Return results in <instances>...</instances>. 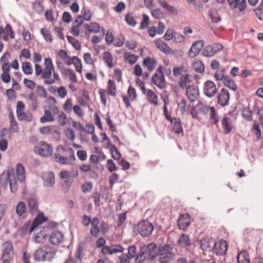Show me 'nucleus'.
<instances>
[{"instance_id":"nucleus-1","label":"nucleus","mask_w":263,"mask_h":263,"mask_svg":"<svg viewBox=\"0 0 263 263\" xmlns=\"http://www.w3.org/2000/svg\"><path fill=\"white\" fill-rule=\"evenodd\" d=\"M45 71L42 76L45 84L51 85L60 80L58 73L54 71V67L50 58H46L44 61Z\"/></svg>"},{"instance_id":"nucleus-2","label":"nucleus","mask_w":263,"mask_h":263,"mask_svg":"<svg viewBox=\"0 0 263 263\" xmlns=\"http://www.w3.org/2000/svg\"><path fill=\"white\" fill-rule=\"evenodd\" d=\"M56 251L49 246H44L37 249L34 253V259L39 261H51L54 257Z\"/></svg>"},{"instance_id":"nucleus-3","label":"nucleus","mask_w":263,"mask_h":263,"mask_svg":"<svg viewBox=\"0 0 263 263\" xmlns=\"http://www.w3.org/2000/svg\"><path fill=\"white\" fill-rule=\"evenodd\" d=\"M165 67L160 66L152 77L153 83L159 88L163 89L166 87V81L163 72Z\"/></svg>"},{"instance_id":"nucleus-4","label":"nucleus","mask_w":263,"mask_h":263,"mask_svg":"<svg viewBox=\"0 0 263 263\" xmlns=\"http://www.w3.org/2000/svg\"><path fill=\"white\" fill-rule=\"evenodd\" d=\"M137 230L138 233L142 237H148L152 234L154 226L147 220H142L137 224Z\"/></svg>"},{"instance_id":"nucleus-5","label":"nucleus","mask_w":263,"mask_h":263,"mask_svg":"<svg viewBox=\"0 0 263 263\" xmlns=\"http://www.w3.org/2000/svg\"><path fill=\"white\" fill-rule=\"evenodd\" d=\"M34 151L37 155L44 157L50 156L53 152L51 146L44 141H40L34 147Z\"/></svg>"},{"instance_id":"nucleus-6","label":"nucleus","mask_w":263,"mask_h":263,"mask_svg":"<svg viewBox=\"0 0 263 263\" xmlns=\"http://www.w3.org/2000/svg\"><path fill=\"white\" fill-rule=\"evenodd\" d=\"M64 150L69 154V157H64L59 154H55L54 159L56 162L62 164H67L69 163L70 161H73L75 160L74 153L71 148H68Z\"/></svg>"},{"instance_id":"nucleus-7","label":"nucleus","mask_w":263,"mask_h":263,"mask_svg":"<svg viewBox=\"0 0 263 263\" xmlns=\"http://www.w3.org/2000/svg\"><path fill=\"white\" fill-rule=\"evenodd\" d=\"M150 260H153L159 254L158 247L155 243H151L142 248Z\"/></svg>"},{"instance_id":"nucleus-8","label":"nucleus","mask_w":263,"mask_h":263,"mask_svg":"<svg viewBox=\"0 0 263 263\" xmlns=\"http://www.w3.org/2000/svg\"><path fill=\"white\" fill-rule=\"evenodd\" d=\"M228 249L227 242L224 240H220L217 242H214L213 250L215 254L220 256L226 254Z\"/></svg>"},{"instance_id":"nucleus-9","label":"nucleus","mask_w":263,"mask_h":263,"mask_svg":"<svg viewBox=\"0 0 263 263\" xmlns=\"http://www.w3.org/2000/svg\"><path fill=\"white\" fill-rule=\"evenodd\" d=\"M230 99V95L228 90L222 88L217 96V102L222 107L228 105Z\"/></svg>"},{"instance_id":"nucleus-10","label":"nucleus","mask_w":263,"mask_h":263,"mask_svg":"<svg viewBox=\"0 0 263 263\" xmlns=\"http://www.w3.org/2000/svg\"><path fill=\"white\" fill-rule=\"evenodd\" d=\"M217 92V89L215 84L212 81H207L204 84L203 92L208 97H213Z\"/></svg>"},{"instance_id":"nucleus-11","label":"nucleus","mask_w":263,"mask_h":263,"mask_svg":"<svg viewBox=\"0 0 263 263\" xmlns=\"http://www.w3.org/2000/svg\"><path fill=\"white\" fill-rule=\"evenodd\" d=\"M8 35H9L11 39H14L15 37V33L11 26L7 24L5 28L0 26V38L3 39L5 41H7L9 40Z\"/></svg>"},{"instance_id":"nucleus-12","label":"nucleus","mask_w":263,"mask_h":263,"mask_svg":"<svg viewBox=\"0 0 263 263\" xmlns=\"http://www.w3.org/2000/svg\"><path fill=\"white\" fill-rule=\"evenodd\" d=\"M204 43L202 41H197L194 43L189 51V55L191 58H194L196 57L203 48Z\"/></svg>"},{"instance_id":"nucleus-13","label":"nucleus","mask_w":263,"mask_h":263,"mask_svg":"<svg viewBox=\"0 0 263 263\" xmlns=\"http://www.w3.org/2000/svg\"><path fill=\"white\" fill-rule=\"evenodd\" d=\"M102 252L104 254H112L120 252H123L124 248L118 245L105 246L102 248Z\"/></svg>"},{"instance_id":"nucleus-14","label":"nucleus","mask_w":263,"mask_h":263,"mask_svg":"<svg viewBox=\"0 0 263 263\" xmlns=\"http://www.w3.org/2000/svg\"><path fill=\"white\" fill-rule=\"evenodd\" d=\"M191 217L188 214L181 215L177 221L179 228L181 230H185L190 224Z\"/></svg>"},{"instance_id":"nucleus-15","label":"nucleus","mask_w":263,"mask_h":263,"mask_svg":"<svg viewBox=\"0 0 263 263\" xmlns=\"http://www.w3.org/2000/svg\"><path fill=\"white\" fill-rule=\"evenodd\" d=\"M186 95L191 102L195 101L199 97L198 88L195 85H190L186 88Z\"/></svg>"},{"instance_id":"nucleus-16","label":"nucleus","mask_w":263,"mask_h":263,"mask_svg":"<svg viewBox=\"0 0 263 263\" xmlns=\"http://www.w3.org/2000/svg\"><path fill=\"white\" fill-rule=\"evenodd\" d=\"M37 224H35V221L33 223L30 221L25 222L20 230V233L21 236L26 235L28 233L30 234L36 228Z\"/></svg>"},{"instance_id":"nucleus-17","label":"nucleus","mask_w":263,"mask_h":263,"mask_svg":"<svg viewBox=\"0 0 263 263\" xmlns=\"http://www.w3.org/2000/svg\"><path fill=\"white\" fill-rule=\"evenodd\" d=\"M50 109L54 114H58V121L61 126H64L67 124V116L63 111H59L58 107L55 105L50 107Z\"/></svg>"},{"instance_id":"nucleus-18","label":"nucleus","mask_w":263,"mask_h":263,"mask_svg":"<svg viewBox=\"0 0 263 263\" xmlns=\"http://www.w3.org/2000/svg\"><path fill=\"white\" fill-rule=\"evenodd\" d=\"M44 185L47 187H52L55 183V178L53 172H47L43 174Z\"/></svg>"},{"instance_id":"nucleus-19","label":"nucleus","mask_w":263,"mask_h":263,"mask_svg":"<svg viewBox=\"0 0 263 263\" xmlns=\"http://www.w3.org/2000/svg\"><path fill=\"white\" fill-rule=\"evenodd\" d=\"M230 7L232 9L238 8L240 12L245 10L247 7L246 0H228Z\"/></svg>"},{"instance_id":"nucleus-20","label":"nucleus","mask_w":263,"mask_h":263,"mask_svg":"<svg viewBox=\"0 0 263 263\" xmlns=\"http://www.w3.org/2000/svg\"><path fill=\"white\" fill-rule=\"evenodd\" d=\"M63 240L64 235L59 231L53 232L49 237L50 242L54 245L60 244Z\"/></svg>"},{"instance_id":"nucleus-21","label":"nucleus","mask_w":263,"mask_h":263,"mask_svg":"<svg viewBox=\"0 0 263 263\" xmlns=\"http://www.w3.org/2000/svg\"><path fill=\"white\" fill-rule=\"evenodd\" d=\"M156 46L159 49V50L166 54H170L173 53L172 49L168 46V45L163 42L160 39H157L154 41Z\"/></svg>"},{"instance_id":"nucleus-22","label":"nucleus","mask_w":263,"mask_h":263,"mask_svg":"<svg viewBox=\"0 0 263 263\" xmlns=\"http://www.w3.org/2000/svg\"><path fill=\"white\" fill-rule=\"evenodd\" d=\"M29 212L32 214H36L38 212V202L35 197H32L27 200Z\"/></svg>"},{"instance_id":"nucleus-23","label":"nucleus","mask_w":263,"mask_h":263,"mask_svg":"<svg viewBox=\"0 0 263 263\" xmlns=\"http://www.w3.org/2000/svg\"><path fill=\"white\" fill-rule=\"evenodd\" d=\"M214 242L211 238H204L200 241V247L203 250L210 251L213 249Z\"/></svg>"},{"instance_id":"nucleus-24","label":"nucleus","mask_w":263,"mask_h":263,"mask_svg":"<svg viewBox=\"0 0 263 263\" xmlns=\"http://www.w3.org/2000/svg\"><path fill=\"white\" fill-rule=\"evenodd\" d=\"M221 124L225 135L229 134L232 130V120L230 118L224 117L221 120Z\"/></svg>"},{"instance_id":"nucleus-25","label":"nucleus","mask_w":263,"mask_h":263,"mask_svg":"<svg viewBox=\"0 0 263 263\" xmlns=\"http://www.w3.org/2000/svg\"><path fill=\"white\" fill-rule=\"evenodd\" d=\"M157 64V61L153 58L146 57L143 61V66L147 67L148 70L150 71H153Z\"/></svg>"},{"instance_id":"nucleus-26","label":"nucleus","mask_w":263,"mask_h":263,"mask_svg":"<svg viewBox=\"0 0 263 263\" xmlns=\"http://www.w3.org/2000/svg\"><path fill=\"white\" fill-rule=\"evenodd\" d=\"M83 23L81 17H78L73 23V26L71 29V33L76 36H78L80 34L79 27Z\"/></svg>"},{"instance_id":"nucleus-27","label":"nucleus","mask_w":263,"mask_h":263,"mask_svg":"<svg viewBox=\"0 0 263 263\" xmlns=\"http://www.w3.org/2000/svg\"><path fill=\"white\" fill-rule=\"evenodd\" d=\"M143 93L146 95L147 100L150 103L155 106L158 105V97L153 90L147 89Z\"/></svg>"},{"instance_id":"nucleus-28","label":"nucleus","mask_w":263,"mask_h":263,"mask_svg":"<svg viewBox=\"0 0 263 263\" xmlns=\"http://www.w3.org/2000/svg\"><path fill=\"white\" fill-rule=\"evenodd\" d=\"M99 222V220L97 218H93L91 221L92 228L90 230V233L93 237L98 236V233L100 232Z\"/></svg>"},{"instance_id":"nucleus-29","label":"nucleus","mask_w":263,"mask_h":263,"mask_svg":"<svg viewBox=\"0 0 263 263\" xmlns=\"http://www.w3.org/2000/svg\"><path fill=\"white\" fill-rule=\"evenodd\" d=\"M11 178H13V174L9 173L2 174L0 176V186L6 188L8 183H9V179Z\"/></svg>"},{"instance_id":"nucleus-30","label":"nucleus","mask_w":263,"mask_h":263,"mask_svg":"<svg viewBox=\"0 0 263 263\" xmlns=\"http://www.w3.org/2000/svg\"><path fill=\"white\" fill-rule=\"evenodd\" d=\"M13 251V247L11 242H6L4 245V250L3 252L2 258H9V255Z\"/></svg>"},{"instance_id":"nucleus-31","label":"nucleus","mask_w":263,"mask_h":263,"mask_svg":"<svg viewBox=\"0 0 263 263\" xmlns=\"http://www.w3.org/2000/svg\"><path fill=\"white\" fill-rule=\"evenodd\" d=\"M25 171L23 166L18 163L16 167V174L18 180L22 182L25 179Z\"/></svg>"},{"instance_id":"nucleus-32","label":"nucleus","mask_w":263,"mask_h":263,"mask_svg":"<svg viewBox=\"0 0 263 263\" xmlns=\"http://www.w3.org/2000/svg\"><path fill=\"white\" fill-rule=\"evenodd\" d=\"M158 3L165 9L167 10L172 13L177 15L178 14L177 10L173 6L170 5L165 0H157Z\"/></svg>"},{"instance_id":"nucleus-33","label":"nucleus","mask_w":263,"mask_h":263,"mask_svg":"<svg viewBox=\"0 0 263 263\" xmlns=\"http://www.w3.org/2000/svg\"><path fill=\"white\" fill-rule=\"evenodd\" d=\"M84 28L88 31L89 33H98L100 31V26L96 23H91L90 24H85Z\"/></svg>"},{"instance_id":"nucleus-34","label":"nucleus","mask_w":263,"mask_h":263,"mask_svg":"<svg viewBox=\"0 0 263 263\" xmlns=\"http://www.w3.org/2000/svg\"><path fill=\"white\" fill-rule=\"evenodd\" d=\"M159 262L160 263H169L172 261L175 256V253H169L165 255H159Z\"/></svg>"},{"instance_id":"nucleus-35","label":"nucleus","mask_w":263,"mask_h":263,"mask_svg":"<svg viewBox=\"0 0 263 263\" xmlns=\"http://www.w3.org/2000/svg\"><path fill=\"white\" fill-rule=\"evenodd\" d=\"M237 259L238 263H250V257L246 251H241L238 254Z\"/></svg>"},{"instance_id":"nucleus-36","label":"nucleus","mask_w":263,"mask_h":263,"mask_svg":"<svg viewBox=\"0 0 263 263\" xmlns=\"http://www.w3.org/2000/svg\"><path fill=\"white\" fill-rule=\"evenodd\" d=\"M173 131L177 134L183 132V128L181 125V120L179 118H173Z\"/></svg>"},{"instance_id":"nucleus-37","label":"nucleus","mask_w":263,"mask_h":263,"mask_svg":"<svg viewBox=\"0 0 263 263\" xmlns=\"http://www.w3.org/2000/svg\"><path fill=\"white\" fill-rule=\"evenodd\" d=\"M190 240L187 235L182 234L178 240V243L182 247H186L190 245Z\"/></svg>"},{"instance_id":"nucleus-38","label":"nucleus","mask_w":263,"mask_h":263,"mask_svg":"<svg viewBox=\"0 0 263 263\" xmlns=\"http://www.w3.org/2000/svg\"><path fill=\"white\" fill-rule=\"evenodd\" d=\"M189 77L190 76L189 74H182L181 76L179 82V86L181 88L183 89L187 88V85L191 82Z\"/></svg>"},{"instance_id":"nucleus-39","label":"nucleus","mask_w":263,"mask_h":263,"mask_svg":"<svg viewBox=\"0 0 263 263\" xmlns=\"http://www.w3.org/2000/svg\"><path fill=\"white\" fill-rule=\"evenodd\" d=\"M54 120V118L52 116L51 112L48 110H45L44 116L40 118V121L43 123L52 122Z\"/></svg>"},{"instance_id":"nucleus-40","label":"nucleus","mask_w":263,"mask_h":263,"mask_svg":"<svg viewBox=\"0 0 263 263\" xmlns=\"http://www.w3.org/2000/svg\"><path fill=\"white\" fill-rule=\"evenodd\" d=\"M223 83L224 85L230 89L235 91L237 90V86L234 81L232 80L229 77L226 76L224 78Z\"/></svg>"},{"instance_id":"nucleus-41","label":"nucleus","mask_w":263,"mask_h":263,"mask_svg":"<svg viewBox=\"0 0 263 263\" xmlns=\"http://www.w3.org/2000/svg\"><path fill=\"white\" fill-rule=\"evenodd\" d=\"M27 211V207L25 202H19L16 206V212L18 216H22Z\"/></svg>"},{"instance_id":"nucleus-42","label":"nucleus","mask_w":263,"mask_h":263,"mask_svg":"<svg viewBox=\"0 0 263 263\" xmlns=\"http://www.w3.org/2000/svg\"><path fill=\"white\" fill-rule=\"evenodd\" d=\"M158 250L159 255H165L169 253H174L173 251V247L168 244H165L161 247L158 248Z\"/></svg>"},{"instance_id":"nucleus-43","label":"nucleus","mask_w":263,"mask_h":263,"mask_svg":"<svg viewBox=\"0 0 263 263\" xmlns=\"http://www.w3.org/2000/svg\"><path fill=\"white\" fill-rule=\"evenodd\" d=\"M103 59L104 62L109 68H112L114 66L112 63V58L111 55L107 51H105L103 53Z\"/></svg>"},{"instance_id":"nucleus-44","label":"nucleus","mask_w":263,"mask_h":263,"mask_svg":"<svg viewBox=\"0 0 263 263\" xmlns=\"http://www.w3.org/2000/svg\"><path fill=\"white\" fill-rule=\"evenodd\" d=\"M29 100L30 101V105L33 110H35L38 107L37 98L34 92L29 95Z\"/></svg>"},{"instance_id":"nucleus-45","label":"nucleus","mask_w":263,"mask_h":263,"mask_svg":"<svg viewBox=\"0 0 263 263\" xmlns=\"http://www.w3.org/2000/svg\"><path fill=\"white\" fill-rule=\"evenodd\" d=\"M83 246L79 245L75 252L74 259L77 261H79L80 263H82V258L84 256Z\"/></svg>"},{"instance_id":"nucleus-46","label":"nucleus","mask_w":263,"mask_h":263,"mask_svg":"<svg viewBox=\"0 0 263 263\" xmlns=\"http://www.w3.org/2000/svg\"><path fill=\"white\" fill-rule=\"evenodd\" d=\"M107 91L109 95L112 96H116V87L115 82L109 80L107 83Z\"/></svg>"},{"instance_id":"nucleus-47","label":"nucleus","mask_w":263,"mask_h":263,"mask_svg":"<svg viewBox=\"0 0 263 263\" xmlns=\"http://www.w3.org/2000/svg\"><path fill=\"white\" fill-rule=\"evenodd\" d=\"M209 15L210 16L212 22L217 23L220 21V17L217 11L215 9H211L209 10Z\"/></svg>"},{"instance_id":"nucleus-48","label":"nucleus","mask_w":263,"mask_h":263,"mask_svg":"<svg viewBox=\"0 0 263 263\" xmlns=\"http://www.w3.org/2000/svg\"><path fill=\"white\" fill-rule=\"evenodd\" d=\"M253 112L249 107H246L243 109L241 112L242 116L247 121H251L253 119Z\"/></svg>"},{"instance_id":"nucleus-49","label":"nucleus","mask_w":263,"mask_h":263,"mask_svg":"<svg viewBox=\"0 0 263 263\" xmlns=\"http://www.w3.org/2000/svg\"><path fill=\"white\" fill-rule=\"evenodd\" d=\"M194 70L199 73H203L204 71V66L203 64L200 61L195 62L193 65Z\"/></svg>"},{"instance_id":"nucleus-50","label":"nucleus","mask_w":263,"mask_h":263,"mask_svg":"<svg viewBox=\"0 0 263 263\" xmlns=\"http://www.w3.org/2000/svg\"><path fill=\"white\" fill-rule=\"evenodd\" d=\"M210 118L213 120V123L214 124H217L219 121L218 114L213 106L211 107V110L210 111Z\"/></svg>"},{"instance_id":"nucleus-51","label":"nucleus","mask_w":263,"mask_h":263,"mask_svg":"<svg viewBox=\"0 0 263 263\" xmlns=\"http://www.w3.org/2000/svg\"><path fill=\"white\" fill-rule=\"evenodd\" d=\"M46 240V235L44 232L40 231L38 232L33 238V240L36 243H43Z\"/></svg>"},{"instance_id":"nucleus-52","label":"nucleus","mask_w":263,"mask_h":263,"mask_svg":"<svg viewBox=\"0 0 263 263\" xmlns=\"http://www.w3.org/2000/svg\"><path fill=\"white\" fill-rule=\"evenodd\" d=\"M72 99L68 98L63 104V108L67 113H70L72 109Z\"/></svg>"},{"instance_id":"nucleus-53","label":"nucleus","mask_w":263,"mask_h":263,"mask_svg":"<svg viewBox=\"0 0 263 263\" xmlns=\"http://www.w3.org/2000/svg\"><path fill=\"white\" fill-rule=\"evenodd\" d=\"M17 117L20 121L26 120L27 121H30L32 119V116L30 113L25 112L22 111L18 114H17Z\"/></svg>"},{"instance_id":"nucleus-54","label":"nucleus","mask_w":263,"mask_h":263,"mask_svg":"<svg viewBox=\"0 0 263 263\" xmlns=\"http://www.w3.org/2000/svg\"><path fill=\"white\" fill-rule=\"evenodd\" d=\"M124 58L131 65L135 64L138 60V57L137 55L127 52L124 53Z\"/></svg>"},{"instance_id":"nucleus-55","label":"nucleus","mask_w":263,"mask_h":263,"mask_svg":"<svg viewBox=\"0 0 263 263\" xmlns=\"http://www.w3.org/2000/svg\"><path fill=\"white\" fill-rule=\"evenodd\" d=\"M81 13L82 15H79L78 17H81V19L83 20V21L84 20L87 21H88L90 20L91 14L90 11L89 9L84 8L81 10Z\"/></svg>"},{"instance_id":"nucleus-56","label":"nucleus","mask_w":263,"mask_h":263,"mask_svg":"<svg viewBox=\"0 0 263 263\" xmlns=\"http://www.w3.org/2000/svg\"><path fill=\"white\" fill-rule=\"evenodd\" d=\"M22 70L26 74H31L33 72L31 64L29 62H25L22 63Z\"/></svg>"},{"instance_id":"nucleus-57","label":"nucleus","mask_w":263,"mask_h":263,"mask_svg":"<svg viewBox=\"0 0 263 263\" xmlns=\"http://www.w3.org/2000/svg\"><path fill=\"white\" fill-rule=\"evenodd\" d=\"M201 54L204 57H212L214 55L215 53L212 45L205 47L202 51Z\"/></svg>"},{"instance_id":"nucleus-58","label":"nucleus","mask_w":263,"mask_h":263,"mask_svg":"<svg viewBox=\"0 0 263 263\" xmlns=\"http://www.w3.org/2000/svg\"><path fill=\"white\" fill-rule=\"evenodd\" d=\"M42 34L47 42L51 43L52 41V35L49 30L46 28H42L41 30Z\"/></svg>"},{"instance_id":"nucleus-59","label":"nucleus","mask_w":263,"mask_h":263,"mask_svg":"<svg viewBox=\"0 0 263 263\" xmlns=\"http://www.w3.org/2000/svg\"><path fill=\"white\" fill-rule=\"evenodd\" d=\"M196 107L204 115H207L211 110V107L204 105L201 102H199Z\"/></svg>"},{"instance_id":"nucleus-60","label":"nucleus","mask_w":263,"mask_h":263,"mask_svg":"<svg viewBox=\"0 0 263 263\" xmlns=\"http://www.w3.org/2000/svg\"><path fill=\"white\" fill-rule=\"evenodd\" d=\"M151 13L152 16L156 19H161L164 17L163 12L158 8L153 10Z\"/></svg>"},{"instance_id":"nucleus-61","label":"nucleus","mask_w":263,"mask_h":263,"mask_svg":"<svg viewBox=\"0 0 263 263\" xmlns=\"http://www.w3.org/2000/svg\"><path fill=\"white\" fill-rule=\"evenodd\" d=\"M252 130H253L254 134L256 136L257 139H259L261 138V130L259 128V125L257 123L256 121H254Z\"/></svg>"},{"instance_id":"nucleus-62","label":"nucleus","mask_w":263,"mask_h":263,"mask_svg":"<svg viewBox=\"0 0 263 263\" xmlns=\"http://www.w3.org/2000/svg\"><path fill=\"white\" fill-rule=\"evenodd\" d=\"M73 60H74L73 65L76 67V71L81 73L82 70V66L81 60L77 57H73Z\"/></svg>"},{"instance_id":"nucleus-63","label":"nucleus","mask_w":263,"mask_h":263,"mask_svg":"<svg viewBox=\"0 0 263 263\" xmlns=\"http://www.w3.org/2000/svg\"><path fill=\"white\" fill-rule=\"evenodd\" d=\"M127 93L129 99L131 101H134L136 99L137 94L136 89L132 86L128 87Z\"/></svg>"},{"instance_id":"nucleus-64","label":"nucleus","mask_w":263,"mask_h":263,"mask_svg":"<svg viewBox=\"0 0 263 263\" xmlns=\"http://www.w3.org/2000/svg\"><path fill=\"white\" fill-rule=\"evenodd\" d=\"M147 257L145 252L143 251L142 248L141 249V252L138 255L136 258V261L137 263H142L146 258Z\"/></svg>"}]
</instances>
